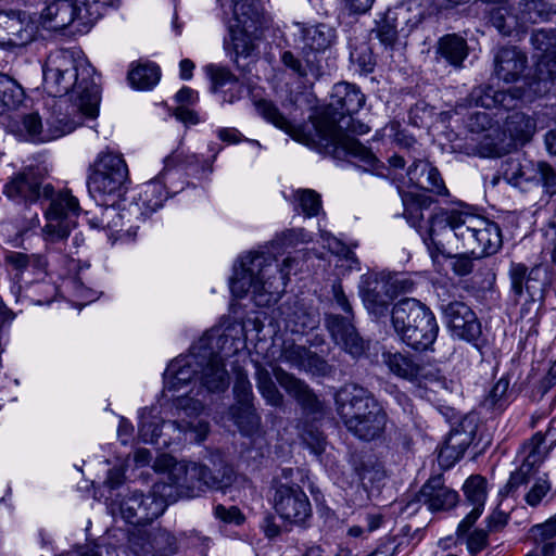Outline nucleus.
Wrapping results in <instances>:
<instances>
[{
    "label": "nucleus",
    "mask_w": 556,
    "mask_h": 556,
    "mask_svg": "<svg viewBox=\"0 0 556 556\" xmlns=\"http://www.w3.org/2000/svg\"><path fill=\"white\" fill-rule=\"evenodd\" d=\"M505 127L511 139L521 144L530 141L535 132V122L521 112L508 115Z\"/></svg>",
    "instance_id": "obj_46"
},
{
    "label": "nucleus",
    "mask_w": 556,
    "mask_h": 556,
    "mask_svg": "<svg viewBox=\"0 0 556 556\" xmlns=\"http://www.w3.org/2000/svg\"><path fill=\"white\" fill-rule=\"evenodd\" d=\"M438 54L450 65L458 68L468 55V46L464 38L452 34L439 40Z\"/></svg>",
    "instance_id": "obj_43"
},
{
    "label": "nucleus",
    "mask_w": 556,
    "mask_h": 556,
    "mask_svg": "<svg viewBox=\"0 0 556 556\" xmlns=\"http://www.w3.org/2000/svg\"><path fill=\"white\" fill-rule=\"evenodd\" d=\"M24 98L22 86L10 76L0 73V115L18 109Z\"/></svg>",
    "instance_id": "obj_45"
},
{
    "label": "nucleus",
    "mask_w": 556,
    "mask_h": 556,
    "mask_svg": "<svg viewBox=\"0 0 556 556\" xmlns=\"http://www.w3.org/2000/svg\"><path fill=\"white\" fill-rule=\"evenodd\" d=\"M332 293L336 304L346 314V316L328 315L326 318L327 329L338 345L344 349L353 357H358L365 351V342L359 337L351 321L353 316L352 305L340 282L333 283Z\"/></svg>",
    "instance_id": "obj_14"
},
{
    "label": "nucleus",
    "mask_w": 556,
    "mask_h": 556,
    "mask_svg": "<svg viewBox=\"0 0 556 556\" xmlns=\"http://www.w3.org/2000/svg\"><path fill=\"white\" fill-rule=\"evenodd\" d=\"M176 501L170 482H157L148 495L134 491L119 504V511L128 523L141 526L161 516L167 505Z\"/></svg>",
    "instance_id": "obj_9"
},
{
    "label": "nucleus",
    "mask_w": 556,
    "mask_h": 556,
    "mask_svg": "<svg viewBox=\"0 0 556 556\" xmlns=\"http://www.w3.org/2000/svg\"><path fill=\"white\" fill-rule=\"evenodd\" d=\"M121 0H74L78 31H86L98 21L108 8L119 5Z\"/></svg>",
    "instance_id": "obj_42"
},
{
    "label": "nucleus",
    "mask_w": 556,
    "mask_h": 556,
    "mask_svg": "<svg viewBox=\"0 0 556 556\" xmlns=\"http://www.w3.org/2000/svg\"><path fill=\"white\" fill-rule=\"evenodd\" d=\"M232 15L228 27L229 41L225 40V48L231 47L236 56H249L256 47L260 14L250 3H236L232 8Z\"/></svg>",
    "instance_id": "obj_15"
},
{
    "label": "nucleus",
    "mask_w": 556,
    "mask_h": 556,
    "mask_svg": "<svg viewBox=\"0 0 556 556\" xmlns=\"http://www.w3.org/2000/svg\"><path fill=\"white\" fill-rule=\"evenodd\" d=\"M243 328L239 325L214 327L194 343L190 353L172 361L164 372V389L179 391L195 376L208 392H223L229 386L224 358L242 346Z\"/></svg>",
    "instance_id": "obj_1"
},
{
    "label": "nucleus",
    "mask_w": 556,
    "mask_h": 556,
    "mask_svg": "<svg viewBox=\"0 0 556 556\" xmlns=\"http://www.w3.org/2000/svg\"><path fill=\"white\" fill-rule=\"evenodd\" d=\"M501 132L497 128L488 129L486 135L480 141L478 153L483 157H498L505 152V148L498 140Z\"/></svg>",
    "instance_id": "obj_60"
},
{
    "label": "nucleus",
    "mask_w": 556,
    "mask_h": 556,
    "mask_svg": "<svg viewBox=\"0 0 556 556\" xmlns=\"http://www.w3.org/2000/svg\"><path fill=\"white\" fill-rule=\"evenodd\" d=\"M357 475L365 488L376 486L384 479L386 471L382 465L376 460H365L363 466L357 469Z\"/></svg>",
    "instance_id": "obj_59"
},
{
    "label": "nucleus",
    "mask_w": 556,
    "mask_h": 556,
    "mask_svg": "<svg viewBox=\"0 0 556 556\" xmlns=\"http://www.w3.org/2000/svg\"><path fill=\"white\" fill-rule=\"evenodd\" d=\"M491 23L498 30V33L505 36L510 35L518 28H523L527 26L526 23H521L520 21L519 9L518 12L513 13L507 7L504 5L497 7L492 11Z\"/></svg>",
    "instance_id": "obj_47"
},
{
    "label": "nucleus",
    "mask_w": 556,
    "mask_h": 556,
    "mask_svg": "<svg viewBox=\"0 0 556 556\" xmlns=\"http://www.w3.org/2000/svg\"><path fill=\"white\" fill-rule=\"evenodd\" d=\"M25 13L0 10V46L24 47L35 37V27Z\"/></svg>",
    "instance_id": "obj_23"
},
{
    "label": "nucleus",
    "mask_w": 556,
    "mask_h": 556,
    "mask_svg": "<svg viewBox=\"0 0 556 556\" xmlns=\"http://www.w3.org/2000/svg\"><path fill=\"white\" fill-rule=\"evenodd\" d=\"M203 408L204 406L199 400L188 395L178 396L175 400L174 416L176 419L168 422L157 416L156 408H143L140 413L139 437L144 443H157L162 437L160 428L164 427L167 430L177 431L176 439L178 440L184 434L186 440L189 437L190 441L201 442L208 432L207 420L200 416Z\"/></svg>",
    "instance_id": "obj_6"
},
{
    "label": "nucleus",
    "mask_w": 556,
    "mask_h": 556,
    "mask_svg": "<svg viewBox=\"0 0 556 556\" xmlns=\"http://www.w3.org/2000/svg\"><path fill=\"white\" fill-rule=\"evenodd\" d=\"M164 173H161L157 178L149 181L144 186V190L141 194L142 204L147 210L154 212L163 206L164 201L166 200V191L163 186Z\"/></svg>",
    "instance_id": "obj_51"
},
{
    "label": "nucleus",
    "mask_w": 556,
    "mask_h": 556,
    "mask_svg": "<svg viewBox=\"0 0 556 556\" xmlns=\"http://www.w3.org/2000/svg\"><path fill=\"white\" fill-rule=\"evenodd\" d=\"M256 384L267 404L271 406L281 405L283 396L274 383L270 372L258 364L256 365Z\"/></svg>",
    "instance_id": "obj_50"
},
{
    "label": "nucleus",
    "mask_w": 556,
    "mask_h": 556,
    "mask_svg": "<svg viewBox=\"0 0 556 556\" xmlns=\"http://www.w3.org/2000/svg\"><path fill=\"white\" fill-rule=\"evenodd\" d=\"M309 241L308 233L303 229L283 231L267 251L249 252L240 257L230 279V290L237 298L252 292L256 305L267 306L276 302L285 291L291 270L296 265L294 257H286L278 263L274 252L278 245H294Z\"/></svg>",
    "instance_id": "obj_2"
},
{
    "label": "nucleus",
    "mask_w": 556,
    "mask_h": 556,
    "mask_svg": "<svg viewBox=\"0 0 556 556\" xmlns=\"http://www.w3.org/2000/svg\"><path fill=\"white\" fill-rule=\"evenodd\" d=\"M350 61L361 74L372 73L376 66V58L367 41H355L350 45Z\"/></svg>",
    "instance_id": "obj_48"
},
{
    "label": "nucleus",
    "mask_w": 556,
    "mask_h": 556,
    "mask_svg": "<svg viewBox=\"0 0 556 556\" xmlns=\"http://www.w3.org/2000/svg\"><path fill=\"white\" fill-rule=\"evenodd\" d=\"M76 13L73 1L54 0L40 12L39 22L49 30H63L71 25H75L78 31V17Z\"/></svg>",
    "instance_id": "obj_32"
},
{
    "label": "nucleus",
    "mask_w": 556,
    "mask_h": 556,
    "mask_svg": "<svg viewBox=\"0 0 556 556\" xmlns=\"http://www.w3.org/2000/svg\"><path fill=\"white\" fill-rule=\"evenodd\" d=\"M152 555L168 556L177 553L176 538L164 529L150 527Z\"/></svg>",
    "instance_id": "obj_52"
},
{
    "label": "nucleus",
    "mask_w": 556,
    "mask_h": 556,
    "mask_svg": "<svg viewBox=\"0 0 556 556\" xmlns=\"http://www.w3.org/2000/svg\"><path fill=\"white\" fill-rule=\"evenodd\" d=\"M129 184L128 167L122 155L111 151L101 152L88 177L91 193L121 198Z\"/></svg>",
    "instance_id": "obj_11"
},
{
    "label": "nucleus",
    "mask_w": 556,
    "mask_h": 556,
    "mask_svg": "<svg viewBox=\"0 0 556 556\" xmlns=\"http://www.w3.org/2000/svg\"><path fill=\"white\" fill-rule=\"evenodd\" d=\"M534 170L535 163L533 162L527 161L526 163H521L518 160H510L505 170V175L516 185L521 181L532 182Z\"/></svg>",
    "instance_id": "obj_61"
},
{
    "label": "nucleus",
    "mask_w": 556,
    "mask_h": 556,
    "mask_svg": "<svg viewBox=\"0 0 556 556\" xmlns=\"http://www.w3.org/2000/svg\"><path fill=\"white\" fill-rule=\"evenodd\" d=\"M4 195L16 203H35L50 197L52 186L42 185V174L38 167H26L15 174L3 187Z\"/></svg>",
    "instance_id": "obj_16"
},
{
    "label": "nucleus",
    "mask_w": 556,
    "mask_h": 556,
    "mask_svg": "<svg viewBox=\"0 0 556 556\" xmlns=\"http://www.w3.org/2000/svg\"><path fill=\"white\" fill-rule=\"evenodd\" d=\"M439 326L435 316L429 311L426 316L418 318L409 332L402 341L416 351H427L434 343L438 337Z\"/></svg>",
    "instance_id": "obj_37"
},
{
    "label": "nucleus",
    "mask_w": 556,
    "mask_h": 556,
    "mask_svg": "<svg viewBox=\"0 0 556 556\" xmlns=\"http://www.w3.org/2000/svg\"><path fill=\"white\" fill-rule=\"evenodd\" d=\"M407 176L412 184L424 190L438 195L447 194V188L445 187L440 172L428 162L414 160L413 164L407 169Z\"/></svg>",
    "instance_id": "obj_36"
},
{
    "label": "nucleus",
    "mask_w": 556,
    "mask_h": 556,
    "mask_svg": "<svg viewBox=\"0 0 556 556\" xmlns=\"http://www.w3.org/2000/svg\"><path fill=\"white\" fill-rule=\"evenodd\" d=\"M293 200L306 217H314L321 211L320 194L313 189H298L293 192Z\"/></svg>",
    "instance_id": "obj_53"
},
{
    "label": "nucleus",
    "mask_w": 556,
    "mask_h": 556,
    "mask_svg": "<svg viewBox=\"0 0 556 556\" xmlns=\"http://www.w3.org/2000/svg\"><path fill=\"white\" fill-rule=\"evenodd\" d=\"M150 528L137 526L129 535V547L137 556H151L152 545Z\"/></svg>",
    "instance_id": "obj_56"
},
{
    "label": "nucleus",
    "mask_w": 556,
    "mask_h": 556,
    "mask_svg": "<svg viewBox=\"0 0 556 556\" xmlns=\"http://www.w3.org/2000/svg\"><path fill=\"white\" fill-rule=\"evenodd\" d=\"M257 113L268 123L285 131L292 139L306 146L318 144L337 159L346 156L356 157L365 164L375 167L379 162L372 152L357 139L345 134L334 117L328 113L312 117L314 134L306 132L302 127L293 125L268 100H261L255 104Z\"/></svg>",
    "instance_id": "obj_4"
},
{
    "label": "nucleus",
    "mask_w": 556,
    "mask_h": 556,
    "mask_svg": "<svg viewBox=\"0 0 556 556\" xmlns=\"http://www.w3.org/2000/svg\"><path fill=\"white\" fill-rule=\"evenodd\" d=\"M160 77V68L153 63L140 64L128 74L131 86L142 90L154 87L159 83Z\"/></svg>",
    "instance_id": "obj_49"
},
{
    "label": "nucleus",
    "mask_w": 556,
    "mask_h": 556,
    "mask_svg": "<svg viewBox=\"0 0 556 556\" xmlns=\"http://www.w3.org/2000/svg\"><path fill=\"white\" fill-rule=\"evenodd\" d=\"M545 438L541 432L535 433L529 443L523 445L526 456L521 465L514 470V482L521 483L525 481L528 472H540L539 465L544 460L547 454Z\"/></svg>",
    "instance_id": "obj_38"
},
{
    "label": "nucleus",
    "mask_w": 556,
    "mask_h": 556,
    "mask_svg": "<svg viewBox=\"0 0 556 556\" xmlns=\"http://www.w3.org/2000/svg\"><path fill=\"white\" fill-rule=\"evenodd\" d=\"M429 311L416 299L406 298L399 301L392 308V326L400 339L402 340L417 324L418 318L426 316Z\"/></svg>",
    "instance_id": "obj_34"
},
{
    "label": "nucleus",
    "mask_w": 556,
    "mask_h": 556,
    "mask_svg": "<svg viewBox=\"0 0 556 556\" xmlns=\"http://www.w3.org/2000/svg\"><path fill=\"white\" fill-rule=\"evenodd\" d=\"M386 13L389 16V21L395 23L397 28H400L404 35H408L417 25L420 24V22L409 12V7H406L401 1L393 8L389 9Z\"/></svg>",
    "instance_id": "obj_55"
},
{
    "label": "nucleus",
    "mask_w": 556,
    "mask_h": 556,
    "mask_svg": "<svg viewBox=\"0 0 556 556\" xmlns=\"http://www.w3.org/2000/svg\"><path fill=\"white\" fill-rule=\"evenodd\" d=\"M534 49L542 52L534 72L527 77L529 98L556 93V30L538 29L531 36Z\"/></svg>",
    "instance_id": "obj_10"
},
{
    "label": "nucleus",
    "mask_w": 556,
    "mask_h": 556,
    "mask_svg": "<svg viewBox=\"0 0 556 556\" xmlns=\"http://www.w3.org/2000/svg\"><path fill=\"white\" fill-rule=\"evenodd\" d=\"M482 216L466 210H444L440 208L430 219V227L427 231L434 254L442 253L443 245L437 242V237L444 231H451L454 237L463 242L464 248L469 249L471 242H475V233L479 226H482Z\"/></svg>",
    "instance_id": "obj_12"
},
{
    "label": "nucleus",
    "mask_w": 556,
    "mask_h": 556,
    "mask_svg": "<svg viewBox=\"0 0 556 556\" xmlns=\"http://www.w3.org/2000/svg\"><path fill=\"white\" fill-rule=\"evenodd\" d=\"M359 295L368 312L377 317L384 316L393 301L392 291L384 274H368L362 276Z\"/></svg>",
    "instance_id": "obj_24"
},
{
    "label": "nucleus",
    "mask_w": 556,
    "mask_h": 556,
    "mask_svg": "<svg viewBox=\"0 0 556 556\" xmlns=\"http://www.w3.org/2000/svg\"><path fill=\"white\" fill-rule=\"evenodd\" d=\"M382 362L389 368L390 372L401 379L415 382L419 386L429 383H441L440 371L430 365H424L407 354L400 352L382 353Z\"/></svg>",
    "instance_id": "obj_17"
},
{
    "label": "nucleus",
    "mask_w": 556,
    "mask_h": 556,
    "mask_svg": "<svg viewBox=\"0 0 556 556\" xmlns=\"http://www.w3.org/2000/svg\"><path fill=\"white\" fill-rule=\"evenodd\" d=\"M463 489L466 501L472 507L457 527L458 536L467 535L470 528L482 515L486 501V480L481 476H471L466 480Z\"/></svg>",
    "instance_id": "obj_28"
},
{
    "label": "nucleus",
    "mask_w": 556,
    "mask_h": 556,
    "mask_svg": "<svg viewBox=\"0 0 556 556\" xmlns=\"http://www.w3.org/2000/svg\"><path fill=\"white\" fill-rule=\"evenodd\" d=\"M307 350L295 344H285L279 359L290 364L292 367L304 368L306 366Z\"/></svg>",
    "instance_id": "obj_64"
},
{
    "label": "nucleus",
    "mask_w": 556,
    "mask_h": 556,
    "mask_svg": "<svg viewBox=\"0 0 556 556\" xmlns=\"http://www.w3.org/2000/svg\"><path fill=\"white\" fill-rule=\"evenodd\" d=\"M508 389L509 379L507 377L500 378L481 402V406L488 410H503L508 403Z\"/></svg>",
    "instance_id": "obj_54"
},
{
    "label": "nucleus",
    "mask_w": 556,
    "mask_h": 556,
    "mask_svg": "<svg viewBox=\"0 0 556 556\" xmlns=\"http://www.w3.org/2000/svg\"><path fill=\"white\" fill-rule=\"evenodd\" d=\"M54 253L49 254L47 244L45 243V253L27 254L17 251H9L5 253L4 262L12 270L16 271V276L22 275L28 268L35 271L47 273L49 268L58 269L65 265L67 255L63 254V248L54 245Z\"/></svg>",
    "instance_id": "obj_22"
},
{
    "label": "nucleus",
    "mask_w": 556,
    "mask_h": 556,
    "mask_svg": "<svg viewBox=\"0 0 556 556\" xmlns=\"http://www.w3.org/2000/svg\"><path fill=\"white\" fill-rule=\"evenodd\" d=\"M43 198L50 199V205L45 212L46 225L41 229V236L47 244L48 253L53 254L54 245L61 248L65 245L71 229L75 225L73 218L78 215L79 203L68 191H60L54 194L52 189L51 195Z\"/></svg>",
    "instance_id": "obj_7"
},
{
    "label": "nucleus",
    "mask_w": 556,
    "mask_h": 556,
    "mask_svg": "<svg viewBox=\"0 0 556 556\" xmlns=\"http://www.w3.org/2000/svg\"><path fill=\"white\" fill-rule=\"evenodd\" d=\"M317 324L316 316L299 309L296 305L290 313H286V325L292 331L299 333L305 329H313Z\"/></svg>",
    "instance_id": "obj_58"
},
{
    "label": "nucleus",
    "mask_w": 556,
    "mask_h": 556,
    "mask_svg": "<svg viewBox=\"0 0 556 556\" xmlns=\"http://www.w3.org/2000/svg\"><path fill=\"white\" fill-rule=\"evenodd\" d=\"M295 26L300 28L303 50L325 51L332 45L336 38L334 29L326 24L304 25L295 23Z\"/></svg>",
    "instance_id": "obj_41"
},
{
    "label": "nucleus",
    "mask_w": 556,
    "mask_h": 556,
    "mask_svg": "<svg viewBox=\"0 0 556 556\" xmlns=\"http://www.w3.org/2000/svg\"><path fill=\"white\" fill-rule=\"evenodd\" d=\"M298 472L293 468H283L280 476L274 478L271 502L280 518L299 526L311 517L312 507L305 492L293 481Z\"/></svg>",
    "instance_id": "obj_8"
},
{
    "label": "nucleus",
    "mask_w": 556,
    "mask_h": 556,
    "mask_svg": "<svg viewBox=\"0 0 556 556\" xmlns=\"http://www.w3.org/2000/svg\"><path fill=\"white\" fill-rule=\"evenodd\" d=\"M521 486H525L523 501L531 508L546 505L554 495L553 483L547 472H528L521 483H515L514 473H510L501 494L513 497L518 494Z\"/></svg>",
    "instance_id": "obj_18"
},
{
    "label": "nucleus",
    "mask_w": 556,
    "mask_h": 556,
    "mask_svg": "<svg viewBox=\"0 0 556 556\" xmlns=\"http://www.w3.org/2000/svg\"><path fill=\"white\" fill-rule=\"evenodd\" d=\"M83 123L81 117L68 118L66 115L55 117L49 121L48 125L53 128L50 134H46L42 128V122L38 113H29L23 116L22 124L25 134L31 139L37 141H48L65 134L73 131L78 125Z\"/></svg>",
    "instance_id": "obj_27"
},
{
    "label": "nucleus",
    "mask_w": 556,
    "mask_h": 556,
    "mask_svg": "<svg viewBox=\"0 0 556 556\" xmlns=\"http://www.w3.org/2000/svg\"><path fill=\"white\" fill-rule=\"evenodd\" d=\"M528 88L523 93L496 90L491 86H479L472 89L469 94L470 104L481 106L485 109H493L502 106L504 109H510L515 106V102L518 98H526L532 100L534 97L529 98Z\"/></svg>",
    "instance_id": "obj_35"
},
{
    "label": "nucleus",
    "mask_w": 556,
    "mask_h": 556,
    "mask_svg": "<svg viewBox=\"0 0 556 556\" xmlns=\"http://www.w3.org/2000/svg\"><path fill=\"white\" fill-rule=\"evenodd\" d=\"M334 401L338 415L353 435L371 441L383 433L387 414L367 389L345 384L338 390Z\"/></svg>",
    "instance_id": "obj_5"
},
{
    "label": "nucleus",
    "mask_w": 556,
    "mask_h": 556,
    "mask_svg": "<svg viewBox=\"0 0 556 556\" xmlns=\"http://www.w3.org/2000/svg\"><path fill=\"white\" fill-rule=\"evenodd\" d=\"M482 226L475 233V242L469 245L470 252L478 255H492L502 247V232L498 225L482 216Z\"/></svg>",
    "instance_id": "obj_40"
},
{
    "label": "nucleus",
    "mask_w": 556,
    "mask_h": 556,
    "mask_svg": "<svg viewBox=\"0 0 556 556\" xmlns=\"http://www.w3.org/2000/svg\"><path fill=\"white\" fill-rule=\"evenodd\" d=\"M273 374L280 387L293 396L305 412L309 414L321 412L320 401L304 382L280 367H275Z\"/></svg>",
    "instance_id": "obj_31"
},
{
    "label": "nucleus",
    "mask_w": 556,
    "mask_h": 556,
    "mask_svg": "<svg viewBox=\"0 0 556 556\" xmlns=\"http://www.w3.org/2000/svg\"><path fill=\"white\" fill-rule=\"evenodd\" d=\"M493 63L494 76L506 84H511L522 76L528 66V56L517 47H502L494 53Z\"/></svg>",
    "instance_id": "obj_26"
},
{
    "label": "nucleus",
    "mask_w": 556,
    "mask_h": 556,
    "mask_svg": "<svg viewBox=\"0 0 556 556\" xmlns=\"http://www.w3.org/2000/svg\"><path fill=\"white\" fill-rule=\"evenodd\" d=\"M417 502H424L431 511L448 510L458 502V494L445 485L441 475L433 476L420 489Z\"/></svg>",
    "instance_id": "obj_29"
},
{
    "label": "nucleus",
    "mask_w": 556,
    "mask_h": 556,
    "mask_svg": "<svg viewBox=\"0 0 556 556\" xmlns=\"http://www.w3.org/2000/svg\"><path fill=\"white\" fill-rule=\"evenodd\" d=\"M168 480L174 485L175 495L195 496L203 484L215 490H225L235 480V472L231 466L224 465L220 478L204 465L191 464L189 466H176L169 473Z\"/></svg>",
    "instance_id": "obj_13"
},
{
    "label": "nucleus",
    "mask_w": 556,
    "mask_h": 556,
    "mask_svg": "<svg viewBox=\"0 0 556 556\" xmlns=\"http://www.w3.org/2000/svg\"><path fill=\"white\" fill-rule=\"evenodd\" d=\"M365 96L352 84L339 83L332 88L329 110L341 116L357 113L365 104Z\"/></svg>",
    "instance_id": "obj_33"
},
{
    "label": "nucleus",
    "mask_w": 556,
    "mask_h": 556,
    "mask_svg": "<svg viewBox=\"0 0 556 556\" xmlns=\"http://www.w3.org/2000/svg\"><path fill=\"white\" fill-rule=\"evenodd\" d=\"M233 394L237 403L230 409L232 419L242 432L250 433L257 428L260 418L252 404V386L245 372L238 371Z\"/></svg>",
    "instance_id": "obj_21"
},
{
    "label": "nucleus",
    "mask_w": 556,
    "mask_h": 556,
    "mask_svg": "<svg viewBox=\"0 0 556 556\" xmlns=\"http://www.w3.org/2000/svg\"><path fill=\"white\" fill-rule=\"evenodd\" d=\"M510 290L516 302H520L525 295H542L546 275L542 264H534L529 267L521 262H510L508 268Z\"/></svg>",
    "instance_id": "obj_19"
},
{
    "label": "nucleus",
    "mask_w": 556,
    "mask_h": 556,
    "mask_svg": "<svg viewBox=\"0 0 556 556\" xmlns=\"http://www.w3.org/2000/svg\"><path fill=\"white\" fill-rule=\"evenodd\" d=\"M518 4L521 23L535 24L556 14V0H520Z\"/></svg>",
    "instance_id": "obj_44"
},
{
    "label": "nucleus",
    "mask_w": 556,
    "mask_h": 556,
    "mask_svg": "<svg viewBox=\"0 0 556 556\" xmlns=\"http://www.w3.org/2000/svg\"><path fill=\"white\" fill-rule=\"evenodd\" d=\"M96 71L84 59H75L68 50L52 51L43 65V87L52 97H62L71 90L75 117L96 118L101 92L94 78Z\"/></svg>",
    "instance_id": "obj_3"
},
{
    "label": "nucleus",
    "mask_w": 556,
    "mask_h": 556,
    "mask_svg": "<svg viewBox=\"0 0 556 556\" xmlns=\"http://www.w3.org/2000/svg\"><path fill=\"white\" fill-rule=\"evenodd\" d=\"M204 71L212 81L214 91L237 83V77L226 67L208 64L204 67Z\"/></svg>",
    "instance_id": "obj_63"
},
{
    "label": "nucleus",
    "mask_w": 556,
    "mask_h": 556,
    "mask_svg": "<svg viewBox=\"0 0 556 556\" xmlns=\"http://www.w3.org/2000/svg\"><path fill=\"white\" fill-rule=\"evenodd\" d=\"M376 37L386 49L393 50L399 38V34H402L401 29L397 28L395 23L389 21V16L386 13L384 16L377 22V27L374 29Z\"/></svg>",
    "instance_id": "obj_57"
},
{
    "label": "nucleus",
    "mask_w": 556,
    "mask_h": 556,
    "mask_svg": "<svg viewBox=\"0 0 556 556\" xmlns=\"http://www.w3.org/2000/svg\"><path fill=\"white\" fill-rule=\"evenodd\" d=\"M140 215V207L136 204H130L128 207H124L122 210L117 208L115 205H108L100 210V214L96 215L90 224L92 227L105 229L114 233L123 232V227L125 225V219L129 220L131 216Z\"/></svg>",
    "instance_id": "obj_39"
},
{
    "label": "nucleus",
    "mask_w": 556,
    "mask_h": 556,
    "mask_svg": "<svg viewBox=\"0 0 556 556\" xmlns=\"http://www.w3.org/2000/svg\"><path fill=\"white\" fill-rule=\"evenodd\" d=\"M402 202L404 205V216L407 223L418 231L425 244L428 247L431 256L434 257L433 244L427 233L430 227V219L433 214L429 216L427 222H425L424 215V212L429 210L433 204V199L425 193L407 192L402 194Z\"/></svg>",
    "instance_id": "obj_25"
},
{
    "label": "nucleus",
    "mask_w": 556,
    "mask_h": 556,
    "mask_svg": "<svg viewBox=\"0 0 556 556\" xmlns=\"http://www.w3.org/2000/svg\"><path fill=\"white\" fill-rule=\"evenodd\" d=\"M475 439V429L471 425L462 422L451 430L439 452V462L444 467L453 466L460 459Z\"/></svg>",
    "instance_id": "obj_30"
},
{
    "label": "nucleus",
    "mask_w": 556,
    "mask_h": 556,
    "mask_svg": "<svg viewBox=\"0 0 556 556\" xmlns=\"http://www.w3.org/2000/svg\"><path fill=\"white\" fill-rule=\"evenodd\" d=\"M533 176L532 182L541 184L547 194L554 195L556 193V172L549 164L545 162L535 163Z\"/></svg>",
    "instance_id": "obj_62"
},
{
    "label": "nucleus",
    "mask_w": 556,
    "mask_h": 556,
    "mask_svg": "<svg viewBox=\"0 0 556 556\" xmlns=\"http://www.w3.org/2000/svg\"><path fill=\"white\" fill-rule=\"evenodd\" d=\"M444 319L452 333L467 342L478 345L482 333L476 313L462 301H452L442 305Z\"/></svg>",
    "instance_id": "obj_20"
}]
</instances>
